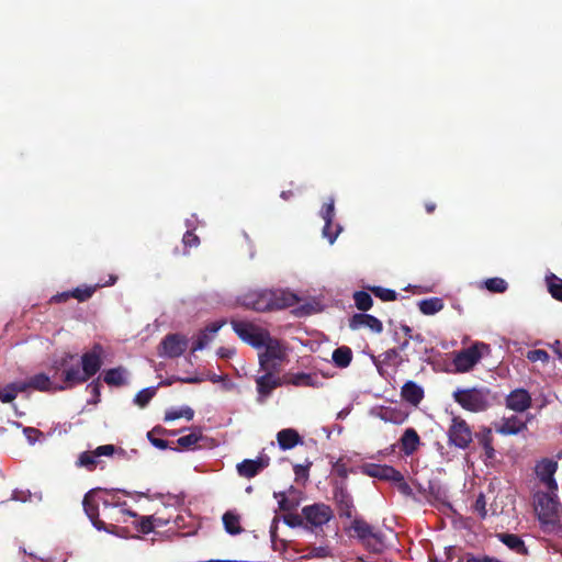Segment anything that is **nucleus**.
<instances>
[{
  "label": "nucleus",
  "instance_id": "37998d69",
  "mask_svg": "<svg viewBox=\"0 0 562 562\" xmlns=\"http://www.w3.org/2000/svg\"><path fill=\"white\" fill-rule=\"evenodd\" d=\"M79 467L87 468L88 470H93L97 465V454L94 451H85L82 452L77 461Z\"/></svg>",
  "mask_w": 562,
  "mask_h": 562
},
{
  "label": "nucleus",
  "instance_id": "39448f33",
  "mask_svg": "<svg viewBox=\"0 0 562 562\" xmlns=\"http://www.w3.org/2000/svg\"><path fill=\"white\" fill-rule=\"evenodd\" d=\"M229 323L236 335L243 341L247 342L248 345L256 349L262 348V346L265 345V340L270 335V333L267 329L257 326L251 322L232 318Z\"/></svg>",
  "mask_w": 562,
  "mask_h": 562
},
{
  "label": "nucleus",
  "instance_id": "7c9ffc66",
  "mask_svg": "<svg viewBox=\"0 0 562 562\" xmlns=\"http://www.w3.org/2000/svg\"><path fill=\"white\" fill-rule=\"evenodd\" d=\"M443 306V301L440 297H429L418 302L419 311L425 315H434L440 312Z\"/></svg>",
  "mask_w": 562,
  "mask_h": 562
},
{
  "label": "nucleus",
  "instance_id": "aec40b11",
  "mask_svg": "<svg viewBox=\"0 0 562 562\" xmlns=\"http://www.w3.org/2000/svg\"><path fill=\"white\" fill-rule=\"evenodd\" d=\"M226 324L225 319H220L209 324L204 329L200 330L192 344L191 351L195 352L204 349L213 339L216 333Z\"/></svg>",
  "mask_w": 562,
  "mask_h": 562
},
{
  "label": "nucleus",
  "instance_id": "a18cd8bd",
  "mask_svg": "<svg viewBox=\"0 0 562 562\" xmlns=\"http://www.w3.org/2000/svg\"><path fill=\"white\" fill-rule=\"evenodd\" d=\"M340 232V225H336V228L334 229L333 222H325L323 227V236L328 239L329 244H334Z\"/></svg>",
  "mask_w": 562,
  "mask_h": 562
},
{
  "label": "nucleus",
  "instance_id": "cd10ccee",
  "mask_svg": "<svg viewBox=\"0 0 562 562\" xmlns=\"http://www.w3.org/2000/svg\"><path fill=\"white\" fill-rule=\"evenodd\" d=\"M127 370L123 367H116L103 372V381L110 386H123L127 383Z\"/></svg>",
  "mask_w": 562,
  "mask_h": 562
},
{
  "label": "nucleus",
  "instance_id": "4468645a",
  "mask_svg": "<svg viewBox=\"0 0 562 562\" xmlns=\"http://www.w3.org/2000/svg\"><path fill=\"white\" fill-rule=\"evenodd\" d=\"M265 373L256 379V386L259 394L258 401L263 402L273 390L285 384L284 375L279 376L280 370L261 369Z\"/></svg>",
  "mask_w": 562,
  "mask_h": 562
},
{
  "label": "nucleus",
  "instance_id": "c85d7f7f",
  "mask_svg": "<svg viewBox=\"0 0 562 562\" xmlns=\"http://www.w3.org/2000/svg\"><path fill=\"white\" fill-rule=\"evenodd\" d=\"M497 538L501 542H503L510 550L515 551L518 554H527L528 549L526 548L521 538L514 533H497Z\"/></svg>",
  "mask_w": 562,
  "mask_h": 562
},
{
  "label": "nucleus",
  "instance_id": "4c0bfd02",
  "mask_svg": "<svg viewBox=\"0 0 562 562\" xmlns=\"http://www.w3.org/2000/svg\"><path fill=\"white\" fill-rule=\"evenodd\" d=\"M193 417L194 411L189 406H184L179 409L172 408L170 411H167L164 419L165 422H171L179 418H186L187 420H191L193 419Z\"/></svg>",
  "mask_w": 562,
  "mask_h": 562
},
{
  "label": "nucleus",
  "instance_id": "f3484780",
  "mask_svg": "<svg viewBox=\"0 0 562 562\" xmlns=\"http://www.w3.org/2000/svg\"><path fill=\"white\" fill-rule=\"evenodd\" d=\"M29 385H31V390L45 393H56L70 390V386H68L67 382H63L61 379L60 382H55L44 372H40L30 376Z\"/></svg>",
  "mask_w": 562,
  "mask_h": 562
},
{
  "label": "nucleus",
  "instance_id": "473e14b6",
  "mask_svg": "<svg viewBox=\"0 0 562 562\" xmlns=\"http://www.w3.org/2000/svg\"><path fill=\"white\" fill-rule=\"evenodd\" d=\"M476 437L479 439V443L484 449L486 460L494 459L495 449L493 448V436L491 429H484V431L482 434H477Z\"/></svg>",
  "mask_w": 562,
  "mask_h": 562
},
{
  "label": "nucleus",
  "instance_id": "c03bdc74",
  "mask_svg": "<svg viewBox=\"0 0 562 562\" xmlns=\"http://www.w3.org/2000/svg\"><path fill=\"white\" fill-rule=\"evenodd\" d=\"M485 286L493 293H503L507 290V282L502 278H491L485 281Z\"/></svg>",
  "mask_w": 562,
  "mask_h": 562
},
{
  "label": "nucleus",
  "instance_id": "4d7b16f0",
  "mask_svg": "<svg viewBox=\"0 0 562 562\" xmlns=\"http://www.w3.org/2000/svg\"><path fill=\"white\" fill-rule=\"evenodd\" d=\"M16 397L15 393L8 384L2 391H0V401L2 403H11Z\"/></svg>",
  "mask_w": 562,
  "mask_h": 562
},
{
  "label": "nucleus",
  "instance_id": "1a4fd4ad",
  "mask_svg": "<svg viewBox=\"0 0 562 562\" xmlns=\"http://www.w3.org/2000/svg\"><path fill=\"white\" fill-rule=\"evenodd\" d=\"M262 347L265 351L259 355L260 369L281 370V361L285 358V352L280 341L269 335Z\"/></svg>",
  "mask_w": 562,
  "mask_h": 562
},
{
  "label": "nucleus",
  "instance_id": "09e8293b",
  "mask_svg": "<svg viewBox=\"0 0 562 562\" xmlns=\"http://www.w3.org/2000/svg\"><path fill=\"white\" fill-rule=\"evenodd\" d=\"M526 358L531 362L541 361L543 363L549 361V353L543 349H533L529 350L526 355Z\"/></svg>",
  "mask_w": 562,
  "mask_h": 562
},
{
  "label": "nucleus",
  "instance_id": "774afa93",
  "mask_svg": "<svg viewBox=\"0 0 562 562\" xmlns=\"http://www.w3.org/2000/svg\"><path fill=\"white\" fill-rule=\"evenodd\" d=\"M278 524H279V518L274 517L272 520L271 527H270V536H271L272 540H274L277 537Z\"/></svg>",
  "mask_w": 562,
  "mask_h": 562
},
{
  "label": "nucleus",
  "instance_id": "2f4dec72",
  "mask_svg": "<svg viewBox=\"0 0 562 562\" xmlns=\"http://www.w3.org/2000/svg\"><path fill=\"white\" fill-rule=\"evenodd\" d=\"M222 519L224 528L229 535H239L243 532V528L240 527V518L238 515L232 512H226Z\"/></svg>",
  "mask_w": 562,
  "mask_h": 562
},
{
  "label": "nucleus",
  "instance_id": "a878e982",
  "mask_svg": "<svg viewBox=\"0 0 562 562\" xmlns=\"http://www.w3.org/2000/svg\"><path fill=\"white\" fill-rule=\"evenodd\" d=\"M527 429V423L522 422L517 416L504 418L502 424L496 428V431L504 436L517 435Z\"/></svg>",
  "mask_w": 562,
  "mask_h": 562
},
{
  "label": "nucleus",
  "instance_id": "a19ab883",
  "mask_svg": "<svg viewBox=\"0 0 562 562\" xmlns=\"http://www.w3.org/2000/svg\"><path fill=\"white\" fill-rule=\"evenodd\" d=\"M368 290L372 294H374V296L379 297L383 302L395 301L397 299V295H398L396 293V291H394L392 289H386V288L376 286V285L368 286Z\"/></svg>",
  "mask_w": 562,
  "mask_h": 562
},
{
  "label": "nucleus",
  "instance_id": "f8f14e48",
  "mask_svg": "<svg viewBox=\"0 0 562 562\" xmlns=\"http://www.w3.org/2000/svg\"><path fill=\"white\" fill-rule=\"evenodd\" d=\"M189 340L181 334H168L158 346V355L166 358H178L184 353Z\"/></svg>",
  "mask_w": 562,
  "mask_h": 562
},
{
  "label": "nucleus",
  "instance_id": "423d86ee",
  "mask_svg": "<svg viewBox=\"0 0 562 562\" xmlns=\"http://www.w3.org/2000/svg\"><path fill=\"white\" fill-rule=\"evenodd\" d=\"M302 515L305 519V529L316 531L331 520L334 512L329 505L315 503L304 506L302 508Z\"/></svg>",
  "mask_w": 562,
  "mask_h": 562
},
{
  "label": "nucleus",
  "instance_id": "c9c22d12",
  "mask_svg": "<svg viewBox=\"0 0 562 562\" xmlns=\"http://www.w3.org/2000/svg\"><path fill=\"white\" fill-rule=\"evenodd\" d=\"M382 362L391 367H400L404 362L408 361V358L401 356V352L396 348H391L381 355Z\"/></svg>",
  "mask_w": 562,
  "mask_h": 562
},
{
  "label": "nucleus",
  "instance_id": "13d9d810",
  "mask_svg": "<svg viewBox=\"0 0 562 562\" xmlns=\"http://www.w3.org/2000/svg\"><path fill=\"white\" fill-rule=\"evenodd\" d=\"M10 387L15 393V395H18V393H23V392L30 390L31 385H29V379H27L25 381H18V382L10 383Z\"/></svg>",
  "mask_w": 562,
  "mask_h": 562
},
{
  "label": "nucleus",
  "instance_id": "de8ad7c7",
  "mask_svg": "<svg viewBox=\"0 0 562 562\" xmlns=\"http://www.w3.org/2000/svg\"><path fill=\"white\" fill-rule=\"evenodd\" d=\"M321 216L324 222H333L335 217V202L334 199H329L328 202L324 203L321 210Z\"/></svg>",
  "mask_w": 562,
  "mask_h": 562
},
{
  "label": "nucleus",
  "instance_id": "2eb2a0df",
  "mask_svg": "<svg viewBox=\"0 0 562 562\" xmlns=\"http://www.w3.org/2000/svg\"><path fill=\"white\" fill-rule=\"evenodd\" d=\"M557 470L558 462L550 458H542L535 465L536 476L551 493H555L558 490V483L554 479Z\"/></svg>",
  "mask_w": 562,
  "mask_h": 562
},
{
  "label": "nucleus",
  "instance_id": "f704fd0d",
  "mask_svg": "<svg viewBox=\"0 0 562 562\" xmlns=\"http://www.w3.org/2000/svg\"><path fill=\"white\" fill-rule=\"evenodd\" d=\"M166 434H167L166 428H164L161 426H156L150 431L147 432V438L154 447H156L160 450H165L168 448V445H169L168 441L160 439L157 436H165Z\"/></svg>",
  "mask_w": 562,
  "mask_h": 562
},
{
  "label": "nucleus",
  "instance_id": "5701e85b",
  "mask_svg": "<svg viewBox=\"0 0 562 562\" xmlns=\"http://www.w3.org/2000/svg\"><path fill=\"white\" fill-rule=\"evenodd\" d=\"M284 383L291 384L294 386H310V387H319L323 384L316 373H305V372L284 374Z\"/></svg>",
  "mask_w": 562,
  "mask_h": 562
},
{
  "label": "nucleus",
  "instance_id": "680f3d73",
  "mask_svg": "<svg viewBox=\"0 0 562 562\" xmlns=\"http://www.w3.org/2000/svg\"><path fill=\"white\" fill-rule=\"evenodd\" d=\"M115 451V447L113 445H103V446H99L94 452L97 454V458L101 457V456H112Z\"/></svg>",
  "mask_w": 562,
  "mask_h": 562
},
{
  "label": "nucleus",
  "instance_id": "7ed1b4c3",
  "mask_svg": "<svg viewBox=\"0 0 562 562\" xmlns=\"http://www.w3.org/2000/svg\"><path fill=\"white\" fill-rule=\"evenodd\" d=\"M347 530L370 552L382 553L386 548L384 533L361 517H355Z\"/></svg>",
  "mask_w": 562,
  "mask_h": 562
},
{
  "label": "nucleus",
  "instance_id": "603ef678",
  "mask_svg": "<svg viewBox=\"0 0 562 562\" xmlns=\"http://www.w3.org/2000/svg\"><path fill=\"white\" fill-rule=\"evenodd\" d=\"M407 415L402 414L401 412H396L394 409L386 411L383 415V418L393 424H402L406 419Z\"/></svg>",
  "mask_w": 562,
  "mask_h": 562
},
{
  "label": "nucleus",
  "instance_id": "6e6d98bb",
  "mask_svg": "<svg viewBox=\"0 0 562 562\" xmlns=\"http://www.w3.org/2000/svg\"><path fill=\"white\" fill-rule=\"evenodd\" d=\"M312 467V462L307 461L306 464H294L293 465V472L299 479H307L308 477V471Z\"/></svg>",
  "mask_w": 562,
  "mask_h": 562
},
{
  "label": "nucleus",
  "instance_id": "9d476101",
  "mask_svg": "<svg viewBox=\"0 0 562 562\" xmlns=\"http://www.w3.org/2000/svg\"><path fill=\"white\" fill-rule=\"evenodd\" d=\"M95 497H97L95 490H91L85 495L83 501H82L83 510H85L86 515L88 516V518L90 519V521L92 522V525L98 530L111 531L110 528L104 524V521L99 519V503L100 502L102 503L104 509H106L113 505H116V504L106 498L97 499Z\"/></svg>",
  "mask_w": 562,
  "mask_h": 562
},
{
  "label": "nucleus",
  "instance_id": "6ab92c4d",
  "mask_svg": "<svg viewBox=\"0 0 562 562\" xmlns=\"http://www.w3.org/2000/svg\"><path fill=\"white\" fill-rule=\"evenodd\" d=\"M362 327L369 328L374 334H381L383 331V324L375 316L364 312L353 314L349 318V328L351 330H358Z\"/></svg>",
  "mask_w": 562,
  "mask_h": 562
},
{
  "label": "nucleus",
  "instance_id": "3c124183",
  "mask_svg": "<svg viewBox=\"0 0 562 562\" xmlns=\"http://www.w3.org/2000/svg\"><path fill=\"white\" fill-rule=\"evenodd\" d=\"M473 509L474 512H476L480 517L482 519H484L487 515V510H486V501H485V496L484 494H480L476 499H475V503L473 505Z\"/></svg>",
  "mask_w": 562,
  "mask_h": 562
},
{
  "label": "nucleus",
  "instance_id": "69168bd1",
  "mask_svg": "<svg viewBox=\"0 0 562 562\" xmlns=\"http://www.w3.org/2000/svg\"><path fill=\"white\" fill-rule=\"evenodd\" d=\"M335 471H336L337 475L340 476L341 479H347L349 470L346 467V464L337 463L335 465Z\"/></svg>",
  "mask_w": 562,
  "mask_h": 562
},
{
  "label": "nucleus",
  "instance_id": "6e6552de",
  "mask_svg": "<svg viewBox=\"0 0 562 562\" xmlns=\"http://www.w3.org/2000/svg\"><path fill=\"white\" fill-rule=\"evenodd\" d=\"M536 502V510L541 524H554L559 520L560 503L555 493H539Z\"/></svg>",
  "mask_w": 562,
  "mask_h": 562
},
{
  "label": "nucleus",
  "instance_id": "bb28decb",
  "mask_svg": "<svg viewBox=\"0 0 562 562\" xmlns=\"http://www.w3.org/2000/svg\"><path fill=\"white\" fill-rule=\"evenodd\" d=\"M277 441L281 450H290L302 443V438L295 429L285 428L277 434Z\"/></svg>",
  "mask_w": 562,
  "mask_h": 562
},
{
  "label": "nucleus",
  "instance_id": "49530a36",
  "mask_svg": "<svg viewBox=\"0 0 562 562\" xmlns=\"http://www.w3.org/2000/svg\"><path fill=\"white\" fill-rule=\"evenodd\" d=\"M283 521L291 528L304 527L305 528V519L303 515L299 514H286L283 516Z\"/></svg>",
  "mask_w": 562,
  "mask_h": 562
},
{
  "label": "nucleus",
  "instance_id": "58836bf2",
  "mask_svg": "<svg viewBox=\"0 0 562 562\" xmlns=\"http://www.w3.org/2000/svg\"><path fill=\"white\" fill-rule=\"evenodd\" d=\"M98 288L99 284L78 286L70 291V295L79 302H86L94 294Z\"/></svg>",
  "mask_w": 562,
  "mask_h": 562
},
{
  "label": "nucleus",
  "instance_id": "4be33fe9",
  "mask_svg": "<svg viewBox=\"0 0 562 562\" xmlns=\"http://www.w3.org/2000/svg\"><path fill=\"white\" fill-rule=\"evenodd\" d=\"M269 301L271 311H274L294 306L300 299L295 293L288 290H269Z\"/></svg>",
  "mask_w": 562,
  "mask_h": 562
},
{
  "label": "nucleus",
  "instance_id": "72a5a7b5",
  "mask_svg": "<svg viewBox=\"0 0 562 562\" xmlns=\"http://www.w3.org/2000/svg\"><path fill=\"white\" fill-rule=\"evenodd\" d=\"M202 437L201 428L194 427L189 435L180 437L177 440V443L181 449L189 450L192 449L202 439Z\"/></svg>",
  "mask_w": 562,
  "mask_h": 562
},
{
  "label": "nucleus",
  "instance_id": "ea45409f",
  "mask_svg": "<svg viewBox=\"0 0 562 562\" xmlns=\"http://www.w3.org/2000/svg\"><path fill=\"white\" fill-rule=\"evenodd\" d=\"M548 291L553 299L562 302V279L555 274L547 277Z\"/></svg>",
  "mask_w": 562,
  "mask_h": 562
},
{
  "label": "nucleus",
  "instance_id": "8fccbe9b",
  "mask_svg": "<svg viewBox=\"0 0 562 562\" xmlns=\"http://www.w3.org/2000/svg\"><path fill=\"white\" fill-rule=\"evenodd\" d=\"M101 382L100 379L93 380L87 385V390L92 395V403H98L101 396Z\"/></svg>",
  "mask_w": 562,
  "mask_h": 562
},
{
  "label": "nucleus",
  "instance_id": "0e129e2a",
  "mask_svg": "<svg viewBox=\"0 0 562 562\" xmlns=\"http://www.w3.org/2000/svg\"><path fill=\"white\" fill-rule=\"evenodd\" d=\"M70 293H71L70 291H65V292H61V293H57L56 295H54L50 299V302L64 303V302L68 301L71 297Z\"/></svg>",
  "mask_w": 562,
  "mask_h": 562
},
{
  "label": "nucleus",
  "instance_id": "338daca9",
  "mask_svg": "<svg viewBox=\"0 0 562 562\" xmlns=\"http://www.w3.org/2000/svg\"><path fill=\"white\" fill-rule=\"evenodd\" d=\"M551 348L553 349V351L557 353L558 358L560 360H562V342L560 340H555L552 345H551Z\"/></svg>",
  "mask_w": 562,
  "mask_h": 562
},
{
  "label": "nucleus",
  "instance_id": "f257e3e1",
  "mask_svg": "<svg viewBox=\"0 0 562 562\" xmlns=\"http://www.w3.org/2000/svg\"><path fill=\"white\" fill-rule=\"evenodd\" d=\"M103 353L102 345L94 344L89 351L81 356L80 369L78 364H71L76 359V355L66 352L60 358L53 360L50 370L54 371V376L61 370L63 382H67L68 386L72 389L76 385L86 383L99 372L103 364Z\"/></svg>",
  "mask_w": 562,
  "mask_h": 562
},
{
  "label": "nucleus",
  "instance_id": "393cba45",
  "mask_svg": "<svg viewBox=\"0 0 562 562\" xmlns=\"http://www.w3.org/2000/svg\"><path fill=\"white\" fill-rule=\"evenodd\" d=\"M401 396L411 405L418 406L424 398V390L414 381H407L402 386Z\"/></svg>",
  "mask_w": 562,
  "mask_h": 562
},
{
  "label": "nucleus",
  "instance_id": "e433bc0d",
  "mask_svg": "<svg viewBox=\"0 0 562 562\" xmlns=\"http://www.w3.org/2000/svg\"><path fill=\"white\" fill-rule=\"evenodd\" d=\"M353 301L356 307L361 312L369 311L373 305V300L367 291H356L353 293Z\"/></svg>",
  "mask_w": 562,
  "mask_h": 562
},
{
  "label": "nucleus",
  "instance_id": "a211bd4d",
  "mask_svg": "<svg viewBox=\"0 0 562 562\" xmlns=\"http://www.w3.org/2000/svg\"><path fill=\"white\" fill-rule=\"evenodd\" d=\"M270 464L268 456H260L257 459H245L237 464V472L241 477L252 479Z\"/></svg>",
  "mask_w": 562,
  "mask_h": 562
},
{
  "label": "nucleus",
  "instance_id": "864d4df0",
  "mask_svg": "<svg viewBox=\"0 0 562 562\" xmlns=\"http://www.w3.org/2000/svg\"><path fill=\"white\" fill-rule=\"evenodd\" d=\"M137 529H138V531H140L143 533L151 532L154 530V517H151V516L142 517V519L137 526Z\"/></svg>",
  "mask_w": 562,
  "mask_h": 562
},
{
  "label": "nucleus",
  "instance_id": "20e7f679",
  "mask_svg": "<svg viewBox=\"0 0 562 562\" xmlns=\"http://www.w3.org/2000/svg\"><path fill=\"white\" fill-rule=\"evenodd\" d=\"M491 348L487 344L476 341L468 348H463L454 353L452 364L454 371L458 373H465L471 371L480 360L490 355Z\"/></svg>",
  "mask_w": 562,
  "mask_h": 562
},
{
  "label": "nucleus",
  "instance_id": "bf43d9fd",
  "mask_svg": "<svg viewBox=\"0 0 562 562\" xmlns=\"http://www.w3.org/2000/svg\"><path fill=\"white\" fill-rule=\"evenodd\" d=\"M281 499L279 501V509L282 512H290L295 508V504L288 499V497L283 494H279Z\"/></svg>",
  "mask_w": 562,
  "mask_h": 562
},
{
  "label": "nucleus",
  "instance_id": "412c9836",
  "mask_svg": "<svg viewBox=\"0 0 562 562\" xmlns=\"http://www.w3.org/2000/svg\"><path fill=\"white\" fill-rule=\"evenodd\" d=\"M531 396L527 390L516 389L506 396L505 404L507 408L522 413L531 406Z\"/></svg>",
  "mask_w": 562,
  "mask_h": 562
},
{
  "label": "nucleus",
  "instance_id": "ddd939ff",
  "mask_svg": "<svg viewBox=\"0 0 562 562\" xmlns=\"http://www.w3.org/2000/svg\"><path fill=\"white\" fill-rule=\"evenodd\" d=\"M333 498L340 518H352L356 510L353 498L347 490L345 482H336L333 491Z\"/></svg>",
  "mask_w": 562,
  "mask_h": 562
},
{
  "label": "nucleus",
  "instance_id": "e2e57ef3",
  "mask_svg": "<svg viewBox=\"0 0 562 562\" xmlns=\"http://www.w3.org/2000/svg\"><path fill=\"white\" fill-rule=\"evenodd\" d=\"M235 352L234 348L220 347L216 353L220 358L229 359L235 355Z\"/></svg>",
  "mask_w": 562,
  "mask_h": 562
},
{
  "label": "nucleus",
  "instance_id": "dca6fc26",
  "mask_svg": "<svg viewBox=\"0 0 562 562\" xmlns=\"http://www.w3.org/2000/svg\"><path fill=\"white\" fill-rule=\"evenodd\" d=\"M238 302L241 306L256 312L271 311L269 290L249 291L239 296Z\"/></svg>",
  "mask_w": 562,
  "mask_h": 562
},
{
  "label": "nucleus",
  "instance_id": "f03ea898",
  "mask_svg": "<svg viewBox=\"0 0 562 562\" xmlns=\"http://www.w3.org/2000/svg\"><path fill=\"white\" fill-rule=\"evenodd\" d=\"M452 397L463 409L472 413L485 412L494 402L492 391L486 386L458 389Z\"/></svg>",
  "mask_w": 562,
  "mask_h": 562
},
{
  "label": "nucleus",
  "instance_id": "052dcab7",
  "mask_svg": "<svg viewBox=\"0 0 562 562\" xmlns=\"http://www.w3.org/2000/svg\"><path fill=\"white\" fill-rule=\"evenodd\" d=\"M329 555V549L326 547H313L308 553L311 558H326Z\"/></svg>",
  "mask_w": 562,
  "mask_h": 562
},
{
  "label": "nucleus",
  "instance_id": "c756f323",
  "mask_svg": "<svg viewBox=\"0 0 562 562\" xmlns=\"http://www.w3.org/2000/svg\"><path fill=\"white\" fill-rule=\"evenodd\" d=\"M331 358L336 367L344 369L351 363L352 351L349 347L341 346L333 351Z\"/></svg>",
  "mask_w": 562,
  "mask_h": 562
},
{
  "label": "nucleus",
  "instance_id": "b1692460",
  "mask_svg": "<svg viewBox=\"0 0 562 562\" xmlns=\"http://www.w3.org/2000/svg\"><path fill=\"white\" fill-rule=\"evenodd\" d=\"M420 445V437L415 428H406L400 438V449L407 457L414 454Z\"/></svg>",
  "mask_w": 562,
  "mask_h": 562
},
{
  "label": "nucleus",
  "instance_id": "9b49d317",
  "mask_svg": "<svg viewBox=\"0 0 562 562\" xmlns=\"http://www.w3.org/2000/svg\"><path fill=\"white\" fill-rule=\"evenodd\" d=\"M362 472L370 477L400 483L402 490L409 488L408 484L404 481V475L391 465L366 464L362 467Z\"/></svg>",
  "mask_w": 562,
  "mask_h": 562
},
{
  "label": "nucleus",
  "instance_id": "79ce46f5",
  "mask_svg": "<svg viewBox=\"0 0 562 562\" xmlns=\"http://www.w3.org/2000/svg\"><path fill=\"white\" fill-rule=\"evenodd\" d=\"M155 394V387L143 389L135 395L134 403L143 408L151 401Z\"/></svg>",
  "mask_w": 562,
  "mask_h": 562
},
{
  "label": "nucleus",
  "instance_id": "5fc2aeb1",
  "mask_svg": "<svg viewBox=\"0 0 562 562\" xmlns=\"http://www.w3.org/2000/svg\"><path fill=\"white\" fill-rule=\"evenodd\" d=\"M182 243L184 248H192L199 246L200 238L193 232L188 231L182 237Z\"/></svg>",
  "mask_w": 562,
  "mask_h": 562
},
{
  "label": "nucleus",
  "instance_id": "0eeeda50",
  "mask_svg": "<svg viewBox=\"0 0 562 562\" xmlns=\"http://www.w3.org/2000/svg\"><path fill=\"white\" fill-rule=\"evenodd\" d=\"M448 443L465 450L473 441V431L470 425L461 416H453L447 431Z\"/></svg>",
  "mask_w": 562,
  "mask_h": 562
}]
</instances>
